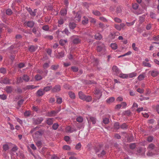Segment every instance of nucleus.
Listing matches in <instances>:
<instances>
[{
  "mask_svg": "<svg viewBox=\"0 0 159 159\" xmlns=\"http://www.w3.org/2000/svg\"><path fill=\"white\" fill-rule=\"evenodd\" d=\"M102 91L97 88L95 89L93 97L95 98L94 100L96 101L97 99H99L102 95Z\"/></svg>",
  "mask_w": 159,
  "mask_h": 159,
  "instance_id": "obj_1",
  "label": "nucleus"
},
{
  "mask_svg": "<svg viewBox=\"0 0 159 159\" xmlns=\"http://www.w3.org/2000/svg\"><path fill=\"white\" fill-rule=\"evenodd\" d=\"M155 148V146L154 144L152 143L150 144L147 148L148 150L147 155L148 156H152L154 155V153L152 152V151L154 150Z\"/></svg>",
  "mask_w": 159,
  "mask_h": 159,
  "instance_id": "obj_2",
  "label": "nucleus"
},
{
  "mask_svg": "<svg viewBox=\"0 0 159 159\" xmlns=\"http://www.w3.org/2000/svg\"><path fill=\"white\" fill-rule=\"evenodd\" d=\"M95 152L97 154L98 157H103L106 154V152L104 150L101 151L100 148H94Z\"/></svg>",
  "mask_w": 159,
  "mask_h": 159,
  "instance_id": "obj_3",
  "label": "nucleus"
},
{
  "mask_svg": "<svg viewBox=\"0 0 159 159\" xmlns=\"http://www.w3.org/2000/svg\"><path fill=\"white\" fill-rule=\"evenodd\" d=\"M97 50L98 52H100L99 55L100 56L104 55L106 53L105 47L103 45L102 46H98L97 47Z\"/></svg>",
  "mask_w": 159,
  "mask_h": 159,
  "instance_id": "obj_4",
  "label": "nucleus"
},
{
  "mask_svg": "<svg viewBox=\"0 0 159 159\" xmlns=\"http://www.w3.org/2000/svg\"><path fill=\"white\" fill-rule=\"evenodd\" d=\"M81 15L80 13L78 12L75 15L74 17V20L75 22H78L81 20Z\"/></svg>",
  "mask_w": 159,
  "mask_h": 159,
  "instance_id": "obj_5",
  "label": "nucleus"
},
{
  "mask_svg": "<svg viewBox=\"0 0 159 159\" xmlns=\"http://www.w3.org/2000/svg\"><path fill=\"white\" fill-rule=\"evenodd\" d=\"M66 130L67 132L70 133L77 131L76 128L70 126L67 127L66 128Z\"/></svg>",
  "mask_w": 159,
  "mask_h": 159,
  "instance_id": "obj_6",
  "label": "nucleus"
},
{
  "mask_svg": "<svg viewBox=\"0 0 159 159\" xmlns=\"http://www.w3.org/2000/svg\"><path fill=\"white\" fill-rule=\"evenodd\" d=\"M149 73H150L151 75L154 77L157 76L159 74V72L156 70H151L149 71Z\"/></svg>",
  "mask_w": 159,
  "mask_h": 159,
  "instance_id": "obj_7",
  "label": "nucleus"
},
{
  "mask_svg": "<svg viewBox=\"0 0 159 159\" xmlns=\"http://www.w3.org/2000/svg\"><path fill=\"white\" fill-rule=\"evenodd\" d=\"M61 90V86L59 85H57L52 88V91L53 92H57Z\"/></svg>",
  "mask_w": 159,
  "mask_h": 159,
  "instance_id": "obj_8",
  "label": "nucleus"
},
{
  "mask_svg": "<svg viewBox=\"0 0 159 159\" xmlns=\"http://www.w3.org/2000/svg\"><path fill=\"white\" fill-rule=\"evenodd\" d=\"M71 39H73V43L75 44L79 43L81 41V39L78 37H76L74 38V36L71 37Z\"/></svg>",
  "mask_w": 159,
  "mask_h": 159,
  "instance_id": "obj_9",
  "label": "nucleus"
},
{
  "mask_svg": "<svg viewBox=\"0 0 159 159\" xmlns=\"http://www.w3.org/2000/svg\"><path fill=\"white\" fill-rule=\"evenodd\" d=\"M60 110L57 111H52L50 112H48V115L49 116H55L56 114L58 113Z\"/></svg>",
  "mask_w": 159,
  "mask_h": 159,
  "instance_id": "obj_10",
  "label": "nucleus"
},
{
  "mask_svg": "<svg viewBox=\"0 0 159 159\" xmlns=\"http://www.w3.org/2000/svg\"><path fill=\"white\" fill-rule=\"evenodd\" d=\"M45 93L43 89H40L38 90L37 92V95L39 97L42 96Z\"/></svg>",
  "mask_w": 159,
  "mask_h": 159,
  "instance_id": "obj_11",
  "label": "nucleus"
},
{
  "mask_svg": "<svg viewBox=\"0 0 159 159\" xmlns=\"http://www.w3.org/2000/svg\"><path fill=\"white\" fill-rule=\"evenodd\" d=\"M92 97L90 95H85L83 100L87 102H90L92 100Z\"/></svg>",
  "mask_w": 159,
  "mask_h": 159,
  "instance_id": "obj_12",
  "label": "nucleus"
},
{
  "mask_svg": "<svg viewBox=\"0 0 159 159\" xmlns=\"http://www.w3.org/2000/svg\"><path fill=\"white\" fill-rule=\"evenodd\" d=\"M113 71L116 74H119L120 70L116 66H113L112 68Z\"/></svg>",
  "mask_w": 159,
  "mask_h": 159,
  "instance_id": "obj_13",
  "label": "nucleus"
},
{
  "mask_svg": "<svg viewBox=\"0 0 159 159\" xmlns=\"http://www.w3.org/2000/svg\"><path fill=\"white\" fill-rule=\"evenodd\" d=\"M25 23L28 27L30 28L32 27L34 25V22L32 20H29Z\"/></svg>",
  "mask_w": 159,
  "mask_h": 159,
  "instance_id": "obj_14",
  "label": "nucleus"
},
{
  "mask_svg": "<svg viewBox=\"0 0 159 159\" xmlns=\"http://www.w3.org/2000/svg\"><path fill=\"white\" fill-rule=\"evenodd\" d=\"M1 83L5 84H10V80L8 78H4L2 80Z\"/></svg>",
  "mask_w": 159,
  "mask_h": 159,
  "instance_id": "obj_15",
  "label": "nucleus"
},
{
  "mask_svg": "<svg viewBox=\"0 0 159 159\" xmlns=\"http://www.w3.org/2000/svg\"><path fill=\"white\" fill-rule=\"evenodd\" d=\"M43 120V118L42 117L38 118L34 120V123L36 124H40Z\"/></svg>",
  "mask_w": 159,
  "mask_h": 159,
  "instance_id": "obj_16",
  "label": "nucleus"
},
{
  "mask_svg": "<svg viewBox=\"0 0 159 159\" xmlns=\"http://www.w3.org/2000/svg\"><path fill=\"white\" fill-rule=\"evenodd\" d=\"M37 46L31 45L29 47V50L30 52H34L37 49Z\"/></svg>",
  "mask_w": 159,
  "mask_h": 159,
  "instance_id": "obj_17",
  "label": "nucleus"
},
{
  "mask_svg": "<svg viewBox=\"0 0 159 159\" xmlns=\"http://www.w3.org/2000/svg\"><path fill=\"white\" fill-rule=\"evenodd\" d=\"M5 90L7 93H10L12 92L13 89L11 86H7L6 87Z\"/></svg>",
  "mask_w": 159,
  "mask_h": 159,
  "instance_id": "obj_18",
  "label": "nucleus"
},
{
  "mask_svg": "<svg viewBox=\"0 0 159 159\" xmlns=\"http://www.w3.org/2000/svg\"><path fill=\"white\" fill-rule=\"evenodd\" d=\"M88 121L89 123V121H91L92 122V123L93 124H95L96 122V119L94 117H93L92 116H91L90 117L89 119H88Z\"/></svg>",
  "mask_w": 159,
  "mask_h": 159,
  "instance_id": "obj_19",
  "label": "nucleus"
},
{
  "mask_svg": "<svg viewBox=\"0 0 159 159\" xmlns=\"http://www.w3.org/2000/svg\"><path fill=\"white\" fill-rule=\"evenodd\" d=\"M145 73H143L142 74L139 75L137 79L139 81L143 80L145 78Z\"/></svg>",
  "mask_w": 159,
  "mask_h": 159,
  "instance_id": "obj_20",
  "label": "nucleus"
},
{
  "mask_svg": "<svg viewBox=\"0 0 159 159\" xmlns=\"http://www.w3.org/2000/svg\"><path fill=\"white\" fill-rule=\"evenodd\" d=\"M53 118H47L46 119V123L49 125H50L53 123Z\"/></svg>",
  "mask_w": 159,
  "mask_h": 159,
  "instance_id": "obj_21",
  "label": "nucleus"
},
{
  "mask_svg": "<svg viewBox=\"0 0 159 159\" xmlns=\"http://www.w3.org/2000/svg\"><path fill=\"white\" fill-rule=\"evenodd\" d=\"M78 95L80 98L82 100L84 99V97H85L86 95L83 93L81 91H80L79 92Z\"/></svg>",
  "mask_w": 159,
  "mask_h": 159,
  "instance_id": "obj_22",
  "label": "nucleus"
},
{
  "mask_svg": "<svg viewBox=\"0 0 159 159\" xmlns=\"http://www.w3.org/2000/svg\"><path fill=\"white\" fill-rule=\"evenodd\" d=\"M52 86H47L44 87L43 89L45 93L46 92H48L50 90L52 89Z\"/></svg>",
  "mask_w": 159,
  "mask_h": 159,
  "instance_id": "obj_23",
  "label": "nucleus"
},
{
  "mask_svg": "<svg viewBox=\"0 0 159 159\" xmlns=\"http://www.w3.org/2000/svg\"><path fill=\"white\" fill-rule=\"evenodd\" d=\"M69 95V97L72 99H74L75 98V94L74 93L70 91L68 93Z\"/></svg>",
  "mask_w": 159,
  "mask_h": 159,
  "instance_id": "obj_24",
  "label": "nucleus"
},
{
  "mask_svg": "<svg viewBox=\"0 0 159 159\" xmlns=\"http://www.w3.org/2000/svg\"><path fill=\"white\" fill-rule=\"evenodd\" d=\"M115 101V98L113 97H111L106 100L107 102L108 103H110Z\"/></svg>",
  "mask_w": 159,
  "mask_h": 159,
  "instance_id": "obj_25",
  "label": "nucleus"
},
{
  "mask_svg": "<svg viewBox=\"0 0 159 159\" xmlns=\"http://www.w3.org/2000/svg\"><path fill=\"white\" fill-rule=\"evenodd\" d=\"M76 26V24L74 22L70 23L69 24V27L71 29H74Z\"/></svg>",
  "mask_w": 159,
  "mask_h": 159,
  "instance_id": "obj_26",
  "label": "nucleus"
},
{
  "mask_svg": "<svg viewBox=\"0 0 159 159\" xmlns=\"http://www.w3.org/2000/svg\"><path fill=\"white\" fill-rule=\"evenodd\" d=\"M67 42V40L66 39H61L59 41V43L61 46H64Z\"/></svg>",
  "mask_w": 159,
  "mask_h": 159,
  "instance_id": "obj_27",
  "label": "nucleus"
},
{
  "mask_svg": "<svg viewBox=\"0 0 159 159\" xmlns=\"http://www.w3.org/2000/svg\"><path fill=\"white\" fill-rule=\"evenodd\" d=\"M142 63L143 66L144 67H151V65L149 63L143 61V62Z\"/></svg>",
  "mask_w": 159,
  "mask_h": 159,
  "instance_id": "obj_28",
  "label": "nucleus"
},
{
  "mask_svg": "<svg viewBox=\"0 0 159 159\" xmlns=\"http://www.w3.org/2000/svg\"><path fill=\"white\" fill-rule=\"evenodd\" d=\"M119 76L122 79H127L128 78V75L127 74L120 73V74Z\"/></svg>",
  "mask_w": 159,
  "mask_h": 159,
  "instance_id": "obj_29",
  "label": "nucleus"
},
{
  "mask_svg": "<svg viewBox=\"0 0 159 159\" xmlns=\"http://www.w3.org/2000/svg\"><path fill=\"white\" fill-rule=\"evenodd\" d=\"M102 38V36L99 33L95 35V38L97 40H100Z\"/></svg>",
  "mask_w": 159,
  "mask_h": 159,
  "instance_id": "obj_30",
  "label": "nucleus"
},
{
  "mask_svg": "<svg viewBox=\"0 0 159 159\" xmlns=\"http://www.w3.org/2000/svg\"><path fill=\"white\" fill-rule=\"evenodd\" d=\"M127 75H128V77H129V78H133L136 76L137 74L136 73L133 72Z\"/></svg>",
  "mask_w": 159,
  "mask_h": 159,
  "instance_id": "obj_31",
  "label": "nucleus"
},
{
  "mask_svg": "<svg viewBox=\"0 0 159 159\" xmlns=\"http://www.w3.org/2000/svg\"><path fill=\"white\" fill-rule=\"evenodd\" d=\"M120 128L123 129H126L128 128V127L126 124L124 123L120 125Z\"/></svg>",
  "mask_w": 159,
  "mask_h": 159,
  "instance_id": "obj_32",
  "label": "nucleus"
},
{
  "mask_svg": "<svg viewBox=\"0 0 159 159\" xmlns=\"http://www.w3.org/2000/svg\"><path fill=\"white\" fill-rule=\"evenodd\" d=\"M146 150V149L145 148H144L143 149H142L141 148H139L138 150V152L139 153H140L142 152V151H143V152L142 153L144 155L145 154Z\"/></svg>",
  "mask_w": 159,
  "mask_h": 159,
  "instance_id": "obj_33",
  "label": "nucleus"
},
{
  "mask_svg": "<svg viewBox=\"0 0 159 159\" xmlns=\"http://www.w3.org/2000/svg\"><path fill=\"white\" fill-rule=\"evenodd\" d=\"M67 10L66 9H63L60 11L61 14L63 16H64L66 14Z\"/></svg>",
  "mask_w": 159,
  "mask_h": 159,
  "instance_id": "obj_34",
  "label": "nucleus"
},
{
  "mask_svg": "<svg viewBox=\"0 0 159 159\" xmlns=\"http://www.w3.org/2000/svg\"><path fill=\"white\" fill-rule=\"evenodd\" d=\"M22 79L25 82L28 81L30 80L29 76L27 75H23Z\"/></svg>",
  "mask_w": 159,
  "mask_h": 159,
  "instance_id": "obj_35",
  "label": "nucleus"
},
{
  "mask_svg": "<svg viewBox=\"0 0 159 159\" xmlns=\"http://www.w3.org/2000/svg\"><path fill=\"white\" fill-rule=\"evenodd\" d=\"M7 72V70L1 67L0 68V73L3 74H5Z\"/></svg>",
  "mask_w": 159,
  "mask_h": 159,
  "instance_id": "obj_36",
  "label": "nucleus"
},
{
  "mask_svg": "<svg viewBox=\"0 0 159 159\" xmlns=\"http://www.w3.org/2000/svg\"><path fill=\"white\" fill-rule=\"evenodd\" d=\"M111 47L113 49L115 50L117 49V46L116 43H112L111 44Z\"/></svg>",
  "mask_w": 159,
  "mask_h": 159,
  "instance_id": "obj_37",
  "label": "nucleus"
},
{
  "mask_svg": "<svg viewBox=\"0 0 159 159\" xmlns=\"http://www.w3.org/2000/svg\"><path fill=\"white\" fill-rule=\"evenodd\" d=\"M26 89L32 90L35 88V87L34 85H28L26 86Z\"/></svg>",
  "mask_w": 159,
  "mask_h": 159,
  "instance_id": "obj_38",
  "label": "nucleus"
},
{
  "mask_svg": "<svg viewBox=\"0 0 159 159\" xmlns=\"http://www.w3.org/2000/svg\"><path fill=\"white\" fill-rule=\"evenodd\" d=\"M114 128L116 129H118L120 128V126L118 122H116L114 123Z\"/></svg>",
  "mask_w": 159,
  "mask_h": 159,
  "instance_id": "obj_39",
  "label": "nucleus"
},
{
  "mask_svg": "<svg viewBox=\"0 0 159 159\" xmlns=\"http://www.w3.org/2000/svg\"><path fill=\"white\" fill-rule=\"evenodd\" d=\"M35 78L36 80L38 81L42 79V76L39 75H37L35 76Z\"/></svg>",
  "mask_w": 159,
  "mask_h": 159,
  "instance_id": "obj_40",
  "label": "nucleus"
},
{
  "mask_svg": "<svg viewBox=\"0 0 159 159\" xmlns=\"http://www.w3.org/2000/svg\"><path fill=\"white\" fill-rule=\"evenodd\" d=\"M76 120L79 122H82L83 121V119L82 117L79 116L76 118Z\"/></svg>",
  "mask_w": 159,
  "mask_h": 159,
  "instance_id": "obj_41",
  "label": "nucleus"
},
{
  "mask_svg": "<svg viewBox=\"0 0 159 159\" xmlns=\"http://www.w3.org/2000/svg\"><path fill=\"white\" fill-rule=\"evenodd\" d=\"M84 20L82 21V23L83 24L85 25L87 24L88 22V18L84 17Z\"/></svg>",
  "mask_w": 159,
  "mask_h": 159,
  "instance_id": "obj_42",
  "label": "nucleus"
},
{
  "mask_svg": "<svg viewBox=\"0 0 159 159\" xmlns=\"http://www.w3.org/2000/svg\"><path fill=\"white\" fill-rule=\"evenodd\" d=\"M6 13L8 15H10L12 13V11L11 9H8L6 10Z\"/></svg>",
  "mask_w": 159,
  "mask_h": 159,
  "instance_id": "obj_43",
  "label": "nucleus"
},
{
  "mask_svg": "<svg viewBox=\"0 0 159 159\" xmlns=\"http://www.w3.org/2000/svg\"><path fill=\"white\" fill-rule=\"evenodd\" d=\"M93 13L94 15L97 16H100L101 15L100 12L97 10L93 11Z\"/></svg>",
  "mask_w": 159,
  "mask_h": 159,
  "instance_id": "obj_44",
  "label": "nucleus"
},
{
  "mask_svg": "<svg viewBox=\"0 0 159 159\" xmlns=\"http://www.w3.org/2000/svg\"><path fill=\"white\" fill-rule=\"evenodd\" d=\"M140 97H141V98H140L139 99L140 101H142L143 100H148L149 99V98L148 97H144L142 95H141Z\"/></svg>",
  "mask_w": 159,
  "mask_h": 159,
  "instance_id": "obj_45",
  "label": "nucleus"
},
{
  "mask_svg": "<svg viewBox=\"0 0 159 159\" xmlns=\"http://www.w3.org/2000/svg\"><path fill=\"white\" fill-rule=\"evenodd\" d=\"M64 51H62L58 53V56L59 58L62 57L64 56Z\"/></svg>",
  "mask_w": 159,
  "mask_h": 159,
  "instance_id": "obj_46",
  "label": "nucleus"
},
{
  "mask_svg": "<svg viewBox=\"0 0 159 159\" xmlns=\"http://www.w3.org/2000/svg\"><path fill=\"white\" fill-rule=\"evenodd\" d=\"M7 98V96L5 94L0 95V98L3 100H5Z\"/></svg>",
  "mask_w": 159,
  "mask_h": 159,
  "instance_id": "obj_47",
  "label": "nucleus"
},
{
  "mask_svg": "<svg viewBox=\"0 0 159 159\" xmlns=\"http://www.w3.org/2000/svg\"><path fill=\"white\" fill-rule=\"evenodd\" d=\"M3 148L4 151H6L8 149H9V147L8 145L7 144H5L3 145Z\"/></svg>",
  "mask_w": 159,
  "mask_h": 159,
  "instance_id": "obj_48",
  "label": "nucleus"
},
{
  "mask_svg": "<svg viewBox=\"0 0 159 159\" xmlns=\"http://www.w3.org/2000/svg\"><path fill=\"white\" fill-rule=\"evenodd\" d=\"M63 148L65 150H69L70 149V148L68 145H65L63 146Z\"/></svg>",
  "mask_w": 159,
  "mask_h": 159,
  "instance_id": "obj_49",
  "label": "nucleus"
},
{
  "mask_svg": "<svg viewBox=\"0 0 159 159\" xmlns=\"http://www.w3.org/2000/svg\"><path fill=\"white\" fill-rule=\"evenodd\" d=\"M150 16L153 19H155L156 18V15L155 14L152 12H151L150 13Z\"/></svg>",
  "mask_w": 159,
  "mask_h": 159,
  "instance_id": "obj_50",
  "label": "nucleus"
},
{
  "mask_svg": "<svg viewBox=\"0 0 159 159\" xmlns=\"http://www.w3.org/2000/svg\"><path fill=\"white\" fill-rule=\"evenodd\" d=\"M132 47L133 49L135 51H138L139 50L138 48L136 47V44L134 43L132 44Z\"/></svg>",
  "mask_w": 159,
  "mask_h": 159,
  "instance_id": "obj_51",
  "label": "nucleus"
},
{
  "mask_svg": "<svg viewBox=\"0 0 159 159\" xmlns=\"http://www.w3.org/2000/svg\"><path fill=\"white\" fill-rule=\"evenodd\" d=\"M153 139V138L152 136H149L147 138V140L149 142H152Z\"/></svg>",
  "mask_w": 159,
  "mask_h": 159,
  "instance_id": "obj_52",
  "label": "nucleus"
},
{
  "mask_svg": "<svg viewBox=\"0 0 159 159\" xmlns=\"http://www.w3.org/2000/svg\"><path fill=\"white\" fill-rule=\"evenodd\" d=\"M103 122L105 124H108L109 122V120L108 118H105L103 119Z\"/></svg>",
  "mask_w": 159,
  "mask_h": 159,
  "instance_id": "obj_53",
  "label": "nucleus"
},
{
  "mask_svg": "<svg viewBox=\"0 0 159 159\" xmlns=\"http://www.w3.org/2000/svg\"><path fill=\"white\" fill-rule=\"evenodd\" d=\"M114 27L116 30L119 31H120L121 30V28L120 25L115 24L114 25Z\"/></svg>",
  "mask_w": 159,
  "mask_h": 159,
  "instance_id": "obj_54",
  "label": "nucleus"
},
{
  "mask_svg": "<svg viewBox=\"0 0 159 159\" xmlns=\"http://www.w3.org/2000/svg\"><path fill=\"white\" fill-rule=\"evenodd\" d=\"M139 5L136 3H134L132 5L133 8L135 10L137 9L139 7Z\"/></svg>",
  "mask_w": 159,
  "mask_h": 159,
  "instance_id": "obj_55",
  "label": "nucleus"
},
{
  "mask_svg": "<svg viewBox=\"0 0 159 159\" xmlns=\"http://www.w3.org/2000/svg\"><path fill=\"white\" fill-rule=\"evenodd\" d=\"M114 20L116 22L118 23H120L122 21L121 19L117 17L115 18H114Z\"/></svg>",
  "mask_w": 159,
  "mask_h": 159,
  "instance_id": "obj_56",
  "label": "nucleus"
},
{
  "mask_svg": "<svg viewBox=\"0 0 159 159\" xmlns=\"http://www.w3.org/2000/svg\"><path fill=\"white\" fill-rule=\"evenodd\" d=\"M59 126V125L55 123L52 125V128L54 130H56Z\"/></svg>",
  "mask_w": 159,
  "mask_h": 159,
  "instance_id": "obj_57",
  "label": "nucleus"
},
{
  "mask_svg": "<svg viewBox=\"0 0 159 159\" xmlns=\"http://www.w3.org/2000/svg\"><path fill=\"white\" fill-rule=\"evenodd\" d=\"M42 29L45 31H48L49 29V27L47 25H45L42 27Z\"/></svg>",
  "mask_w": 159,
  "mask_h": 159,
  "instance_id": "obj_58",
  "label": "nucleus"
},
{
  "mask_svg": "<svg viewBox=\"0 0 159 159\" xmlns=\"http://www.w3.org/2000/svg\"><path fill=\"white\" fill-rule=\"evenodd\" d=\"M36 9H34V11H31L30 13V15L32 16H35L36 15Z\"/></svg>",
  "mask_w": 159,
  "mask_h": 159,
  "instance_id": "obj_59",
  "label": "nucleus"
},
{
  "mask_svg": "<svg viewBox=\"0 0 159 159\" xmlns=\"http://www.w3.org/2000/svg\"><path fill=\"white\" fill-rule=\"evenodd\" d=\"M136 144L135 143H131L130 144L129 147L131 149H134L136 147Z\"/></svg>",
  "mask_w": 159,
  "mask_h": 159,
  "instance_id": "obj_60",
  "label": "nucleus"
},
{
  "mask_svg": "<svg viewBox=\"0 0 159 159\" xmlns=\"http://www.w3.org/2000/svg\"><path fill=\"white\" fill-rule=\"evenodd\" d=\"M99 19L104 22H107V20L103 17H100Z\"/></svg>",
  "mask_w": 159,
  "mask_h": 159,
  "instance_id": "obj_61",
  "label": "nucleus"
},
{
  "mask_svg": "<svg viewBox=\"0 0 159 159\" xmlns=\"http://www.w3.org/2000/svg\"><path fill=\"white\" fill-rule=\"evenodd\" d=\"M81 146V145L80 143H78L76 145V146L75 147V148L77 150H78L80 148Z\"/></svg>",
  "mask_w": 159,
  "mask_h": 159,
  "instance_id": "obj_62",
  "label": "nucleus"
},
{
  "mask_svg": "<svg viewBox=\"0 0 159 159\" xmlns=\"http://www.w3.org/2000/svg\"><path fill=\"white\" fill-rule=\"evenodd\" d=\"M151 93V91L149 89H147L146 90V92L145 93V95L148 96Z\"/></svg>",
  "mask_w": 159,
  "mask_h": 159,
  "instance_id": "obj_63",
  "label": "nucleus"
},
{
  "mask_svg": "<svg viewBox=\"0 0 159 159\" xmlns=\"http://www.w3.org/2000/svg\"><path fill=\"white\" fill-rule=\"evenodd\" d=\"M62 99L61 98H57V102L58 104H60L62 102Z\"/></svg>",
  "mask_w": 159,
  "mask_h": 159,
  "instance_id": "obj_64",
  "label": "nucleus"
}]
</instances>
